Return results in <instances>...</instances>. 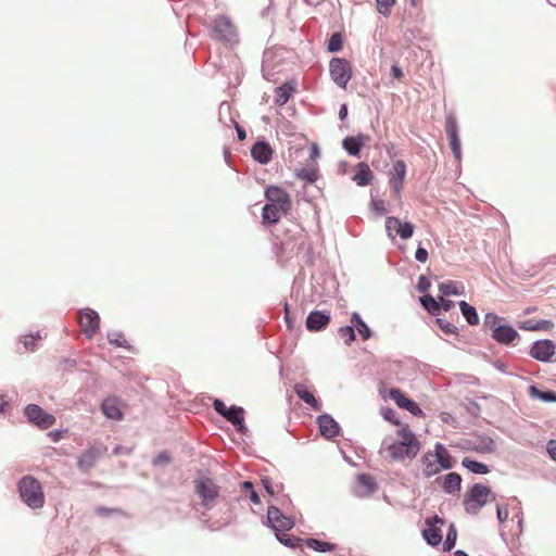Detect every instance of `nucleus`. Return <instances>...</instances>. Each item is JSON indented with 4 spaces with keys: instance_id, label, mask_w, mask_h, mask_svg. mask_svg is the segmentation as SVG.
I'll return each instance as SVG.
<instances>
[{
    "instance_id": "603ef678",
    "label": "nucleus",
    "mask_w": 556,
    "mask_h": 556,
    "mask_svg": "<svg viewBox=\"0 0 556 556\" xmlns=\"http://www.w3.org/2000/svg\"><path fill=\"white\" fill-rule=\"evenodd\" d=\"M262 483L269 495H275L279 490H276L269 478H263Z\"/></svg>"
},
{
    "instance_id": "7ed1b4c3",
    "label": "nucleus",
    "mask_w": 556,
    "mask_h": 556,
    "mask_svg": "<svg viewBox=\"0 0 556 556\" xmlns=\"http://www.w3.org/2000/svg\"><path fill=\"white\" fill-rule=\"evenodd\" d=\"M22 501L30 508L38 509L45 505V494L41 483L33 476L23 477L18 484Z\"/></svg>"
},
{
    "instance_id": "680f3d73",
    "label": "nucleus",
    "mask_w": 556,
    "mask_h": 556,
    "mask_svg": "<svg viewBox=\"0 0 556 556\" xmlns=\"http://www.w3.org/2000/svg\"><path fill=\"white\" fill-rule=\"evenodd\" d=\"M235 128L240 141H243L247 138V132L242 126L235 122Z\"/></svg>"
},
{
    "instance_id": "aec40b11",
    "label": "nucleus",
    "mask_w": 556,
    "mask_h": 556,
    "mask_svg": "<svg viewBox=\"0 0 556 556\" xmlns=\"http://www.w3.org/2000/svg\"><path fill=\"white\" fill-rule=\"evenodd\" d=\"M330 323V314L327 312L314 311L306 318V328L311 331H319Z\"/></svg>"
},
{
    "instance_id": "4d7b16f0",
    "label": "nucleus",
    "mask_w": 556,
    "mask_h": 556,
    "mask_svg": "<svg viewBox=\"0 0 556 556\" xmlns=\"http://www.w3.org/2000/svg\"><path fill=\"white\" fill-rule=\"evenodd\" d=\"M547 453L549 457L556 462V440H549L547 442Z\"/></svg>"
},
{
    "instance_id": "6e6d98bb",
    "label": "nucleus",
    "mask_w": 556,
    "mask_h": 556,
    "mask_svg": "<svg viewBox=\"0 0 556 556\" xmlns=\"http://www.w3.org/2000/svg\"><path fill=\"white\" fill-rule=\"evenodd\" d=\"M415 257L418 262L425 263L428 260V252L424 248H418L415 253Z\"/></svg>"
},
{
    "instance_id": "9d476101",
    "label": "nucleus",
    "mask_w": 556,
    "mask_h": 556,
    "mask_svg": "<svg viewBox=\"0 0 556 556\" xmlns=\"http://www.w3.org/2000/svg\"><path fill=\"white\" fill-rule=\"evenodd\" d=\"M78 323L81 331L91 338L99 330L100 317L96 311L86 308L79 312Z\"/></svg>"
},
{
    "instance_id": "7c9ffc66",
    "label": "nucleus",
    "mask_w": 556,
    "mask_h": 556,
    "mask_svg": "<svg viewBox=\"0 0 556 556\" xmlns=\"http://www.w3.org/2000/svg\"><path fill=\"white\" fill-rule=\"evenodd\" d=\"M439 290L442 295H460L464 292V287L456 281H445L440 283Z\"/></svg>"
},
{
    "instance_id": "e2e57ef3",
    "label": "nucleus",
    "mask_w": 556,
    "mask_h": 556,
    "mask_svg": "<svg viewBox=\"0 0 556 556\" xmlns=\"http://www.w3.org/2000/svg\"><path fill=\"white\" fill-rule=\"evenodd\" d=\"M391 73H392L393 77L396 78V79H401L403 77L402 70L399 66H396V65L392 66Z\"/></svg>"
},
{
    "instance_id": "052dcab7",
    "label": "nucleus",
    "mask_w": 556,
    "mask_h": 556,
    "mask_svg": "<svg viewBox=\"0 0 556 556\" xmlns=\"http://www.w3.org/2000/svg\"><path fill=\"white\" fill-rule=\"evenodd\" d=\"M384 418L389 421H391L392 424L394 425H400V421L395 418V412L392 410V409H388L384 414H383Z\"/></svg>"
},
{
    "instance_id": "2f4dec72",
    "label": "nucleus",
    "mask_w": 556,
    "mask_h": 556,
    "mask_svg": "<svg viewBox=\"0 0 556 556\" xmlns=\"http://www.w3.org/2000/svg\"><path fill=\"white\" fill-rule=\"evenodd\" d=\"M459 307L462 311V314L466 318L467 323L469 325H478L479 324V316L477 314V311L473 306L469 305L465 301L459 302Z\"/></svg>"
},
{
    "instance_id": "f3484780",
    "label": "nucleus",
    "mask_w": 556,
    "mask_h": 556,
    "mask_svg": "<svg viewBox=\"0 0 556 556\" xmlns=\"http://www.w3.org/2000/svg\"><path fill=\"white\" fill-rule=\"evenodd\" d=\"M445 131L450 140V147L457 161L462 159L460 139L458 137V129L456 119L452 116L447 117L445 123Z\"/></svg>"
},
{
    "instance_id": "f8f14e48",
    "label": "nucleus",
    "mask_w": 556,
    "mask_h": 556,
    "mask_svg": "<svg viewBox=\"0 0 556 556\" xmlns=\"http://www.w3.org/2000/svg\"><path fill=\"white\" fill-rule=\"evenodd\" d=\"M386 229L391 238L397 235L402 239H408L414 232V226L410 223H402L399 218L392 216L387 217Z\"/></svg>"
},
{
    "instance_id": "6ab92c4d",
    "label": "nucleus",
    "mask_w": 556,
    "mask_h": 556,
    "mask_svg": "<svg viewBox=\"0 0 556 556\" xmlns=\"http://www.w3.org/2000/svg\"><path fill=\"white\" fill-rule=\"evenodd\" d=\"M273 149L266 141H257L251 149L252 157L260 164H268L273 157Z\"/></svg>"
},
{
    "instance_id": "412c9836",
    "label": "nucleus",
    "mask_w": 556,
    "mask_h": 556,
    "mask_svg": "<svg viewBox=\"0 0 556 556\" xmlns=\"http://www.w3.org/2000/svg\"><path fill=\"white\" fill-rule=\"evenodd\" d=\"M468 448L477 453L490 454L495 451V443L490 437L479 435L468 440Z\"/></svg>"
},
{
    "instance_id": "49530a36",
    "label": "nucleus",
    "mask_w": 556,
    "mask_h": 556,
    "mask_svg": "<svg viewBox=\"0 0 556 556\" xmlns=\"http://www.w3.org/2000/svg\"><path fill=\"white\" fill-rule=\"evenodd\" d=\"M339 334L344 340L345 344H350L355 339L354 329L351 326L341 327Z\"/></svg>"
},
{
    "instance_id": "a19ab883",
    "label": "nucleus",
    "mask_w": 556,
    "mask_h": 556,
    "mask_svg": "<svg viewBox=\"0 0 556 556\" xmlns=\"http://www.w3.org/2000/svg\"><path fill=\"white\" fill-rule=\"evenodd\" d=\"M276 536L280 543L289 547H296L300 545V542H302L301 539L290 536L289 534L283 532H277Z\"/></svg>"
},
{
    "instance_id": "c85d7f7f",
    "label": "nucleus",
    "mask_w": 556,
    "mask_h": 556,
    "mask_svg": "<svg viewBox=\"0 0 556 556\" xmlns=\"http://www.w3.org/2000/svg\"><path fill=\"white\" fill-rule=\"evenodd\" d=\"M372 172L370 170L368 164L362 162L357 165V172L353 177V180L358 186H367L372 180Z\"/></svg>"
},
{
    "instance_id": "09e8293b",
    "label": "nucleus",
    "mask_w": 556,
    "mask_h": 556,
    "mask_svg": "<svg viewBox=\"0 0 556 556\" xmlns=\"http://www.w3.org/2000/svg\"><path fill=\"white\" fill-rule=\"evenodd\" d=\"M500 317L493 313H488L485 316H484V326L490 328L492 330V332H494V329H496V327H500Z\"/></svg>"
},
{
    "instance_id": "20e7f679",
    "label": "nucleus",
    "mask_w": 556,
    "mask_h": 556,
    "mask_svg": "<svg viewBox=\"0 0 556 556\" xmlns=\"http://www.w3.org/2000/svg\"><path fill=\"white\" fill-rule=\"evenodd\" d=\"M490 500H495L491 489L482 483H476L465 494L464 506L468 514L477 515Z\"/></svg>"
},
{
    "instance_id": "a18cd8bd",
    "label": "nucleus",
    "mask_w": 556,
    "mask_h": 556,
    "mask_svg": "<svg viewBox=\"0 0 556 556\" xmlns=\"http://www.w3.org/2000/svg\"><path fill=\"white\" fill-rule=\"evenodd\" d=\"M377 9L379 13L388 16L391 12V8L395 4V0H376Z\"/></svg>"
},
{
    "instance_id": "ea45409f",
    "label": "nucleus",
    "mask_w": 556,
    "mask_h": 556,
    "mask_svg": "<svg viewBox=\"0 0 556 556\" xmlns=\"http://www.w3.org/2000/svg\"><path fill=\"white\" fill-rule=\"evenodd\" d=\"M352 324L356 327L358 333L362 336L363 340H367L370 338V329L368 326L362 320L358 314L354 313L352 315Z\"/></svg>"
},
{
    "instance_id": "774afa93",
    "label": "nucleus",
    "mask_w": 556,
    "mask_h": 556,
    "mask_svg": "<svg viewBox=\"0 0 556 556\" xmlns=\"http://www.w3.org/2000/svg\"><path fill=\"white\" fill-rule=\"evenodd\" d=\"M8 405V402L0 397V412H4Z\"/></svg>"
},
{
    "instance_id": "4468645a",
    "label": "nucleus",
    "mask_w": 556,
    "mask_h": 556,
    "mask_svg": "<svg viewBox=\"0 0 556 556\" xmlns=\"http://www.w3.org/2000/svg\"><path fill=\"white\" fill-rule=\"evenodd\" d=\"M406 176V164L402 160H397L393 163L390 170V187L396 197L400 195L403 189L404 180Z\"/></svg>"
},
{
    "instance_id": "c03bdc74",
    "label": "nucleus",
    "mask_w": 556,
    "mask_h": 556,
    "mask_svg": "<svg viewBox=\"0 0 556 556\" xmlns=\"http://www.w3.org/2000/svg\"><path fill=\"white\" fill-rule=\"evenodd\" d=\"M242 491H243L244 493L249 494L250 500H251L254 504H260V503H261L260 496H258V494L254 491V488H253L252 482H250V481H244V482L242 483Z\"/></svg>"
},
{
    "instance_id": "f257e3e1",
    "label": "nucleus",
    "mask_w": 556,
    "mask_h": 556,
    "mask_svg": "<svg viewBox=\"0 0 556 556\" xmlns=\"http://www.w3.org/2000/svg\"><path fill=\"white\" fill-rule=\"evenodd\" d=\"M420 442L408 425H403L396 431V439L386 438L382 441L381 454H387L394 462L413 459L420 451Z\"/></svg>"
},
{
    "instance_id": "393cba45",
    "label": "nucleus",
    "mask_w": 556,
    "mask_h": 556,
    "mask_svg": "<svg viewBox=\"0 0 556 556\" xmlns=\"http://www.w3.org/2000/svg\"><path fill=\"white\" fill-rule=\"evenodd\" d=\"M294 392L303 402L309 405L313 409L320 410V403L316 400L315 395L309 391V389L305 384H295Z\"/></svg>"
},
{
    "instance_id": "79ce46f5",
    "label": "nucleus",
    "mask_w": 556,
    "mask_h": 556,
    "mask_svg": "<svg viewBox=\"0 0 556 556\" xmlns=\"http://www.w3.org/2000/svg\"><path fill=\"white\" fill-rule=\"evenodd\" d=\"M342 45L343 40L341 34L334 33L328 40V50L330 52H339L342 49Z\"/></svg>"
},
{
    "instance_id": "c756f323",
    "label": "nucleus",
    "mask_w": 556,
    "mask_h": 556,
    "mask_svg": "<svg viewBox=\"0 0 556 556\" xmlns=\"http://www.w3.org/2000/svg\"><path fill=\"white\" fill-rule=\"evenodd\" d=\"M282 215V211L269 203L265 204L262 210V220L264 224H277Z\"/></svg>"
},
{
    "instance_id": "a878e982",
    "label": "nucleus",
    "mask_w": 556,
    "mask_h": 556,
    "mask_svg": "<svg viewBox=\"0 0 556 556\" xmlns=\"http://www.w3.org/2000/svg\"><path fill=\"white\" fill-rule=\"evenodd\" d=\"M439 482L440 479H437ZM462 477L456 472H450L445 475L441 480V486L444 492L454 494L460 490Z\"/></svg>"
},
{
    "instance_id": "37998d69",
    "label": "nucleus",
    "mask_w": 556,
    "mask_h": 556,
    "mask_svg": "<svg viewBox=\"0 0 556 556\" xmlns=\"http://www.w3.org/2000/svg\"><path fill=\"white\" fill-rule=\"evenodd\" d=\"M456 539H457L456 529L454 528V526H451L450 530L446 534L445 542H444V551L445 552H450L454 547V545L456 543Z\"/></svg>"
},
{
    "instance_id": "e433bc0d",
    "label": "nucleus",
    "mask_w": 556,
    "mask_h": 556,
    "mask_svg": "<svg viewBox=\"0 0 556 556\" xmlns=\"http://www.w3.org/2000/svg\"><path fill=\"white\" fill-rule=\"evenodd\" d=\"M422 534L426 541L432 546H437L442 540L441 530L437 527L431 526L424 530Z\"/></svg>"
},
{
    "instance_id": "ddd939ff",
    "label": "nucleus",
    "mask_w": 556,
    "mask_h": 556,
    "mask_svg": "<svg viewBox=\"0 0 556 556\" xmlns=\"http://www.w3.org/2000/svg\"><path fill=\"white\" fill-rule=\"evenodd\" d=\"M555 354V344L551 340H539L530 349V356L536 361L546 363Z\"/></svg>"
},
{
    "instance_id": "58836bf2",
    "label": "nucleus",
    "mask_w": 556,
    "mask_h": 556,
    "mask_svg": "<svg viewBox=\"0 0 556 556\" xmlns=\"http://www.w3.org/2000/svg\"><path fill=\"white\" fill-rule=\"evenodd\" d=\"M529 393L532 397L540 399L543 402H556V393L552 391H541L534 386L529 388Z\"/></svg>"
},
{
    "instance_id": "9b49d317",
    "label": "nucleus",
    "mask_w": 556,
    "mask_h": 556,
    "mask_svg": "<svg viewBox=\"0 0 556 556\" xmlns=\"http://www.w3.org/2000/svg\"><path fill=\"white\" fill-rule=\"evenodd\" d=\"M267 519L276 533L291 530L294 526V521L290 517L285 516L279 508L274 506L268 508Z\"/></svg>"
},
{
    "instance_id": "423d86ee",
    "label": "nucleus",
    "mask_w": 556,
    "mask_h": 556,
    "mask_svg": "<svg viewBox=\"0 0 556 556\" xmlns=\"http://www.w3.org/2000/svg\"><path fill=\"white\" fill-rule=\"evenodd\" d=\"M265 198L270 205L282 211L283 215H287L291 211V198L282 188L278 186H268L265 190Z\"/></svg>"
},
{
    "instance_id": "f03ea898",
    "label": "nucleus",
    "mask_w": 556,
    "mask_h": 556,
    "mask_svg": "<svg viewBox=\"0 0 556 556\" xmlns=\"http://www.w3.org/2000/svg\"><path fill=\"white\" fill-rule=\"evenodd\" d=\"M454 463V458L448 451L441 443H437L433 452L428 451L421 457V472L424 477L430 478L443 469L452 468Z\"/></svg>"
},
{
    "instance_id": "4be33fe9",
    "label": "nucleus",
    "mask_w": 556,
    "mask_h": 556,
    "mask_svg": "<svg viewBox=\"0 0 556 556\" xmlns=\"http://www.w3.org/2000/svg\"><path fill=\"white\" fill-rule=\"evenodd\" d=\"M367 141H369V136L364 135V134H358L357 136L344 138L342 141V146L349 154H351L353 156H357V155H359L362 147Z\"/></svg>"
},
{
    "instance_id": "a211bd4d",
    "label": "nucleus",
    "mask_w": 556,
    "mask_h": 556,
    "mask_svg": "<svg viewBox=\"0 0 556 556\" xmlns=\"http://www.w3.org/2000/svg\"><path fill=\"white\" fill-rule=\"evenodd\" d=\"M103 453L102 448L91 446L86 450L78 458V468L84 472H89Z\"/></svg>"
},
{
    "instance_id": "3c124183",
    "label": "nucleus",
    "mask_w": 556,
    "mask_h": 556,
    "mask_svg": "<svg viewBox=\"0 0 556 556\" xmlns=\"http://www.w3.org/2000/svg\"><path fill=\"white\" fill-rule=\"evenodd\" d=\"M40 337L27 336L23 340L25 349L33 350Z\"/></svg>"
},
{
    "instance_id": "5701e85b",
    "label": "nucleus",
    "mask_w": 556,
    "mask_h": 556,
    "mask_svg": "<svg viewBox=\"0 0 556 556\" xmlns=\"http://www.w3.org/2000/svg\"><path fill=\"white\" fill-rule=\"evenodd\" d=\"M318 425L320 433L327 439H332L339 434V425L328 415L319 416Z\"/></svg>"
},
{
    "instance_id": "c9c22d12",
    "label": "nucleus",
    "mask_w": 556,
    "mask_h": 556,
    "mask_svg": "<svg viewBox=\"0 0 556 556\" xmlns=\"http://www.w3.org/2000/svg\"><path fill=\"white\" fill-rule=\"evenodd\" d=\"M108 340H109V342L111 344H113V345H115L117 348H123V349H126L128 351L131 350V345L127 341L125 334L122 333V332H117V331L110 332L108 334Z\"/></svg>"
},
{
    "instance_id": "0e129e2a",
    "label": "nucleus",
    "mask_w": 556,
    "mask_h": 556,
    "mask_svg": "<svg viewBox=\"0 0 556 556\" xmlns=\"http://www.w3.org/2000/svg\"><path fill=\"white\" fill-rule=\"evenodd\" d=\"M348 115V109H346V105L343 104L341 108H340V111H339V117L340 119H344Z\"/></svg>"
},
{
    "instance_id": "1a4fd4ad",
    "label": "nucleus",
    "mask_w": 556,
    "mask_h": 556,
    "mask_svg": "<svg viewBox=\"0 0 556 556\" xmlns=\"http://www.w3.org/2000/svg\"><path fill=\"white\" fill-rule=\"evenodd\" d=\"M215 410L230 421L233 426L239 427V430L243 429V408L238 406L227 407L226 404L220 400H215L213 403Z\"/></svg>"
},
{
    "instance_id": "39448f33",
    "label": "nucleus",
    "mask_w": 556,
    "mask_h": 556,
    "mask_svg": "<svg viewBox=\"0 0 556 556\" xmlns=\"http://www.w3.org/2000/svg\"><path fill=\"white\" fill-rule=\"evenodd\" d=\"M195 492L201 498V504L211 509L219 495V488L210 478H200L195 480Z\"/></svg>"
},
{
    "instance_id": "cd10ccee",
    "label": "nucleus",
    "mask_w": 556,
    "mask_h": 556,
    "mask_svg": "<svg viewBox=\"0 0 556 556\" xmlns=\"http://www.w3.org/2000/svg\"><path fill=\"white\" fill-rule=\"evenodd\" d=\"M103 414L111 419H121L122 412L119 408V403L116 397H108L103 401L101 405Z\"/></svg>"
},
{
    "instance_id": "473e14b6",
    "label": "nucleus",
    "mask_w": 556,
    "mask_h": 556,
    "mask_svg": "<svg viewBox=\"0 0 556 556\" xmlns=\"http://www.w3.org/2000/svg\"><path fill=\"white\" fill-rule=\"evenodd\" d=\"M294 91V88L289 84H283L282 86L276 88V103L278 105L286 104L289 99L291 98L292 93Z\"/></svg>"
},
{
    "instance_id": "bf43d9fd",
    "label": "nucleus",
    "mask_w": 556,
    "mask_h": 556,
    "mask_svg": "<svg viewBox=\"0 0 556 556\" xmlns=\"http://www.w3.org/2000/svg\"><path fill=\"white\" fill-rule=\"evenodd\" d=\"M440 308L442 307L445 312H448L453 306L454 302L444 299L442 295L439 298Z\"/></svg>"
},
{
    "instance_id": "0eeeda50",
    "label": "nucleus",
    "mask_w": 556,
    "mask_h": 556,
    "mask_svg": "<svg viewBox=\"0 0 556 556\" xmlns=\"http://www.w3.org/2000/svg\"><path fill=\"white\" fill-rule=\"evenodd\" d=\"M330 75L333 81L345 88L352 77V67L345 59L336 58L330 61Z\"/></svg>"
},
{
    "instance_id": "864d4df0",
    "label": "nucleus",
    "mask_w": 556,
    "mask_h": 556,
    "mask_svg": "<svg viewBox=\"0 0 556 556\" xmlns=\"http://www.w3.org/2000/svg\"><path fill=\"white\" fill-rule=\"evenodd\" d=\"M430 288V281L425 277L420 276L417 285L419 292H426Z\"/></svg>"
},
{
    "instance_id": "72a5a7b5",
    "label": "nucleus",
    "mask_w": 556,
    "mask_h": 556,
    "mask_svg": "<svg viewBox=\"0 0 556 556\" xmlns=\"http://www.w3.org/2000/svg\"><path fill=\"white\" fill-rule=\"evenodd\" d=\"M463 466L473 473L485 475L490 471L485 464L476 462L469 457H465L462 462Z\"/></svg>"
},
{
    "instance_id": "4c0bfd02",
    "label": "nucleus",
    "mask_w": 556,
    "mask_h": 556,
    "mask_svg": "<svg viewBox=\"0 0 556 556\" xmlns=\"http://www.w3.org/2000/svg\"><path fill=\"white\" fill-rule=\"evenodd\" d=\"M420 302L425 309L432 315H438L440 312V303L432 295L426 294L420 298Z\"/></svg>"
},
{
    "instance_id": "b1692460",
    "label": "nucleus",
    "mask_w": 556,
    "mask_h": 556,
    "mask_svg": "<svg viewBox=\"0 0 556 556\" xmlns=\"http://www.w3.org/2000/svg\"><path fill=\"white\" fill-rule=\"evenodd\" d=\"M518 337V332L510 326L501 325L492 332V338L500 343L508 344Z\"/></svg>"
},
{
    "instance_id": "13d9d810",
    "label": "nucleus",
    "mask_w": 556,
    "mask_h": 556,
    "mask_svg": "<svg viewBox=\"0 0 556 556\" xmlns=\"http://www.w3.org/2000/svg\"><path fill=\"white\" fill-rule=\"evenodd\" d=\"M497 519L502 523L508 519L507 507L497 506Z\"/></svg>"
},
{
    "instance_id": "6e6552de",
    "label": "nucleus",
    "mask_w": 556,
    "mask_h": 556,
    "mask_svg": "<svg viewBox=\"0 0 556 556\" xmlns=\"http://www.w3.org/2000/svg\"><path fill=\"white\" fill-rule=\"evenodd\" d=\"M25 415L28 420L40 429H49L55 424V417L46 413L40 406L29 404L25 408Z\"/></svg>"
},
{
    "instance_id": "bb28decb",
    "label": "nucleus",
    "mask_w": 556,
    "mask_h": 556,
    "mask_svg": "<svg viewBox=\"0 0 556 556\" xmlns=\"http://www.w3.org/2000/svg\"><path fill=\"white\" fill-rule=\"evenodd\" d=\"M519 328L528 331H549L554 328V324L551 320H536L528 319L519 324Z\"/></svg>"
},
{
    "instance_id": "f704fd0d",
    "label": "nucleus",
    "mask_w": 556,
    "mask_h": 556,
    "mask_svg": "<svg viewBox=\"0 0 556 556\" xmlns=\"http://www.w3.org/2000/svg\"><path fill=\"white\" fill-rule=\"evenodd\" d=\"M305 545L316 552H331L336 548L334 544L316 539H307Z\"/></svg>"
},
{
    "instance_id": "8fccbe9b",
    "label": "nucleus",
    "mask_w": 556,
    "mask_h": 556,
    "mask_svg": "<svg viewBox=\"0 0 556 556\" xmlns=\"http://www.w3.org/2000/svg\"><path fill=\"white\" fill-rule=\"evenodd\" d=\"M437 324L439 325L441 330L446 334H455L457 331V328L453 324L444 319L438 318Z\"/></svg>"
},
{
    "instance_id": "dca6fc26",
    "label": "nucleus",
    "mask_w": 556,
    "mask_h": 556,
    "mask_svg": "<svg viewBox=\"0 0 556 556\" xmlns=\"http://www.w3.org/2000/svg\"><path fill=\"white\" fill-rule=\"evenodd\" d=\"M213 29L222 40L231 41L236 37V28L227 16H217L213 22Z\"/></svg>"
},
{
    "instance_id": "de8ad7c7",
    "label": "nucleus",
    "mask_w": 556,
    "mask_h": 556,
    "mask_svg": "<svg viewBox=\"0 0 556 556\" xmlns=\"http://www.w3.org/2000/svg\"><path fill=\"white\" fill-rule=\"evenodd\" d=\"M296 176L303 180L308 182H315L317 179V172L315 169H305L302 168L298 170Z\"/></svg>"
},
{
    "instance_id": "69168bd1",
    "label": "nucleus",
    "mask_w": 556,
    "mask_h": 556,
    "mask_svg": "<svg viewBox=\"0 0 556 556\" xmlns=\"http://www.w3.org/2000/svg\"><path fill=\"white\" fill-rule=\"evenodd\" d=\"M375 208L381 213V214H384L386 213V208L383 206V202H375Z\"/></svg>"
},
{
    "instance_id": "5fc2aeb1",
    "label": "nucleus",
    "mask_w": 556,
    "mask_h": 556,
    "mask_svg": "<svg viewBox=\"0 0 556 556\" xmlns=\"http://www.w3.org/2000/svg\"><path fill=\"white\" fill-rule=\"evenodd\" d=\"M358 482L369 489H372L375 486V483L372 481V478L367 475H361L358 476Z\"/></svg>"
},
{
    "instance_id": "338daca9",
    "label": "nucleus",
    "mask_w": 556,
    "mask_h": 556,
    "mask_svg": "<svg viewBox=\"0 0 556 556\" xmlns=\"http://www.w3.org/2000/svg\"><path fill=\"white\" fill-rule=\"evenodd\" d=\"M318 155H319L318 148L316 146H314L312 151H311V157L315 159V157H318Z\"/></svg>"
},
{
    "instance_id": "2eb2a0df",
    "label": "nucleus",
    "mask_w": 556,
    "mask_h": 556,
    "mask_svg": "<svg viewBox=\"0 0 556 556\" xmlns=\"http://www.w3.org/2000/svg\"><path fill=\"white\" fill-rule=\"evenodd\" d=\"M389 397L393 400L401 408L408 410L414 416H421L422 410L416 402L405 396V394L397 388L389 390Z\"/></svg>"
}]
</instances>
